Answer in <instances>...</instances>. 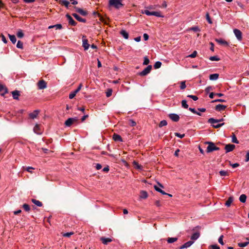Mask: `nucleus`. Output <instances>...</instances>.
<instances>
[{
	"label": "nucleus",
	"mask_w": 249,
	"mask_h": 249,
	"mask_svg": "<svg viewBox=\"0 0 249 249\" xmlns=\"http://www.w3.org/2000/svg\"><path fill=\"white\" fill-rule=\"evenodd\" d=\"M123 0H109L108 4L115 8L116 9H119L123 6L122 3Z\"/></svg>",
	"instance_id": "obj_1"
},
{
	"label": "nucleus",
	"mask_w": 249,
	"mask_h": 249,
	"mask_svg": "<svg viewBox=\"0 0 249 249\" xmlns=\"http://www.w3.org/2000/svg\"><path fill=\"white\" fill-rule=\"evenodd\" d=\"M141 13H142L143 14H145L147 16H155L157 17H161V18L163 17V16L160 13V12H155V11L150 12L148 10H142L141 12Z\"/></svg>",
	"instance_id": "obj_2"
},
{
	"label": "nucleus",
	"mask_w": 249,
	"mask_h": 249,
	"mask_svg": "<svg viewBox=\"0 0 249 249\" xmlns=\"http://www.w3.org/2000/svg\"><path fill=\"white\" fill-rule=\"evenodd\" d=\"M206 144H208V146L207 147L206 152L207 153H210L213 151L219 150V148L216 146L214 143L213 142H206Z\"/></svg>",
	"instance_id": "obj_3"
},
{
	"label": "nucleus",
	"mask_w": 249,
	"mask_h": 249,
	"mask_svg": "<svg viewBox=\"0 0 249 249\" xmlns=\"http://www.w3.org/2000/svg\"><path fill=\"white\" fill-rule=\"evenodd\" d=\"M89 44L88 43V40L86 38L85 36H82V47L84 48V50H88L89 47Z\"/></svg>",
	"instance_id": "obj_4"
},
{
	"label": "nucleus",
	"mask_w": 249,
	"mask_h": 249,
	"mask_svg": "<svg viewBox=\"0 0 249 249\" xmlns=\"http://www.w3.org/2000/svg\"><path fill=\"white\" fill-rule=\"evenodd\" d=\"M233 33L237 39L240 41L242 40V33L240 30L237 29H233Z\"/></svg>",
	"instance_id": "obj_5"
},
{
	"label": "nucleus",
	"mask_w": 249,
	"mask_h": 249,
	"mask_svg": "<svg viewBox=\"0 0 249 249\" xmlns=\"http://www.w3.org/2000/svg\"><path fill=\"white\" fill-rule=\"evenodd\" d=\"M152 69V66L148 65L146 68H145L142 71L139 73V75L141 76H145L147 74L150 73Z\"/></svg>",
	"instance_id": "obj_6"
},
{
	"label": "nucleus",
	"mask_w": 249,
	"mask_h": 249,
	"mask_svg": "<svg viewBox=\"0 0 249 249\" xmlns=\"http://www.w3.org/2000/svg\"><path fill=\"white\" fill-rule=\"evenodd\" d=\"M37 85L38 88L39 89H43L47 88V83L43 80L39 81L38 82Z\"/></svg>",
	"instance_id": "obj_7"
},
{
	"label": "nucleus",
	"mask_w": 249,
	"mask_h": 249,
	"mask_svg": "<svg viewBox=\"0 0 249 249\" xmlns=\"http://www.w3.org/2000/svg\"><path fill=\"white\" fill-rule=\"evenodd\" d=\"M215 41L218 43L219 44L221 45L224 46H228L229 44V43L225 41V40L222 38H216L215 39Z\"/></svg>",
	"instance_id": "obj_8"
},
{
	"label": "nucleus",
	"mask_w": 249,
	"mask_h": 249,
	"mask_svg": "<svg viewBox=\"0 0 249 249\" xmlns=\"http://www.w3.org/2000/svg\"><path fill=\"white\" fill-rule=\"evenodd\" d=\"M235 147V145L232 144H228L226 145L225 149L226 153L232 151Z\"/></svg>",
	"instance_id": "obj_9"
},
{
	"label": "nucleus",
	"mask_w": 249,
	"mask_h": 249,
	"mask_svg": "<svg viewBox=\"0 0 249 249\" xmlns=\"http://www.w3.org/2000/svg\"><path fill=\"white\" fill-rule=\"evenodd\" d=\"M77 121V119L75 118H70L67 120L65 123V124L67 126H70L72 124Z\"/></svg>",
	"instance_id": "obj_10"
},
{
	"label": "nucleus",
	"mask_w": 249,
	"mask_h": 249,
	"mask_svg": "<svg viewBox=\"0 0 249 249\" xmlns=\"http://www.w3.org/2000/svg\"><path fill=\"white\" fill-rule=\"evenodd\" d=\"M169 117L174 122H178L179 119V116L178 114L175 113L170 114L169 115Z\"/></svg>",
	"instance_id": "obj_11"
},
{
	"label": "nucleus",
	"mask_w": 249,
	"mask_h": 249,
	"mask_svg": "<svg viewBox=\"0 0 249 249\" xmlns=\"http://www.w3.org/2000/svg\"><path fill=\"white\" fill-rule=\"evenodd\" d=\"M194 243L193 241H189L179 247V249H183L190 247Z\"/></svg>",
	"instance_id": "obj_12"
},
{
	"label": "nucleus",
	"mask_w": 249,
	"mask_h": 249,
	"mask_svg": "<svg viewBox=\"0 0 249 249\" xmlns=\"http://www.w3.org/2000/svg\"><path fill=\"white\" fill-rule=\"evenodd\" d=\"M39 113V110H35L33 112L29 114V117L32 119H34L37 117L38 114Z\"/></svg>",
	"instance_id": "obj_13"
},
{
	"label": "nucleus",
	"mask_w": 249,
	"mask_h": 249,
	"mask_svg": "<svg viewBox=\"0 0 249 249\" xmlns=\"http://www.w3.org/2000/svg\"><path fill=\"white\" fill-rule=\"evenodd\" d=\"M66 17L69 21V23L72 26H75L76 22L72 19L71 16L67 14Z\"/></svg>",
	"instance_id": "obj_14"
},
{
	"label": "nucleus",
	"mask_w": 249,
	"mask_h": 249,
	"mask_svg": "<svg viewBox=\"0 0 249 249\" xmlns=\"http://www.w3.org/2000/svg\"><path fill=\"white\" fill-rule=\"evenodd\" d=\"M224 119L223 118L221 119H215L213 118L209 119L208 122L209 123H218L221 122L223 121Z\"/></svg>",
	"instance_id": "obj_15"
},
{
	"label": "nucleus",
	"mask_w": 249,
	"mask_h": 249,
	"mask_svg": "<svg viewBox=\"0 0 249 249\" xmlns=\"http://www.w3.org/2000/svg\"><path fill=\"white\" fill-rule=\"evenodd\" d=\"M227 107L226 106L219 104L215 106V109L217 111H222L224 110Z\"/></svg>",
	"instance_id": "obj_16"
},
{
	"label": "nucleus",
	"mask_w": 249,
	"mask_h": 249,
	"mask_svg": "<svg viewBox=\"0 0 249 249\" xmlns=\"http://www.w3.org/2000/svg\"><path fill=\"white\" fill-rule=\"evenodd\" d=\"M101 241L104 245H107L108 243L112 241V239L109 238H105L102 237L100 238Z\"/></svg>",
	"instance_id": "obj_17"
},
{
	"label": "nucleus",
	"mask_w": 249,
	"mask_h": 249,
	"mask_svg": "<svg viewBox=\"0 0 249 249\" xmlns=\"http://www.w3.org/2000/svg\"><path fill=\"white\" fill-rule=\"evenodd\" d=\"M34 131L35 133L37 134H41L42 132L40 130L39 125L37 124H36L34 127Z\"/></svg>",
	"instance_id": "obj_18"
},
{
	"label": "nucleus",
	"mask_w": 249,
	"mask_h": 249,
	"mask_svg": "<svg viewBox=\"0 0 249 249\" xmlns=\"http://www.w3.org/2000/svg\"><path fill=\"white\" fill-rule=\"evenodd\" d=\"M199 236L200 233L198 232H196L193 233L191 237V239L192 240L191 241H195V240L197 239Z\"/></svg>",
	"instance_id": "obj_19"
},
{
	"label": "nucleus",
	"mask_w": 249,
	"mask_h": 249,
	"mask_svg": "<svg viewBox=\"0 0 249 249\" xmlns=\"http://www.w3.org/2000/svg\"><path fill=\"white\" fill-rule=\"evenodd\" d=\"M72 16L79 21L82 22H85L86 19L84 18H82L80 17L77 14L74 13L72 14Z\"/></svg>",
	"instance_id": "obj_20"
},
{
	"label": "nucleus",
	"mask_w": 249,
	"mask_h": 249,
	"mask_svg": "<svg viewBox=\"0 0 249 249\" xmlns=\"http://www.w3.org/2000/svg\"><path fill=\"white\" fill-rule=\"evenodd\" d=\"M13 97L14 99L18 100L19 96V92L18 90H14L12 92Z\"/></svg>",
	"instance_id": "obj_21"
},
{
	"label": "nucleus",
	"mask_w": 249,
	"mask_h": 249,
	"mask_svg": "<svg viewBox=\"0 0 249 249\" xmlns=\"http://www.w3.org/2000/svg\"><path fill=\"white\" fill-rule=\"evenodd\" d=\"M76 11L78 12L79 14H80L82 16H86L87 15V12L83 9L79 8H76Z\"/></svg>",
	"instance_id": "obj_22"
},
{
	"label": "nucleus",
	"mask_w": 249,
	"mask_h": 249,
	"mask_svg": "<svg viewBox=\"0 0 249 249\" xmlns=\"http://www.w3.org/2000/svg\"><path fill=\"white\" fill-rule=\"evenodd\" d=\"M233 200V198L232 196L229 197L225 203V205L227 207H230L231 203L232 202Z\"/></svg>",
	"instance_id": "obj_23"
},
{
	"label": "nucleus",
	"mask_w": 249,
	"mask_h": 249,
	"mask_svg": "<svg viewBox=\"0 0 249 249\" xmlns=\"http://www.w3.org/2000/svg\"><path fill=\"white\" fill-rule=\"evenodd\" d=\"M53 28H55L56 29H61L62 28V26L61 24H57L54 25L49 26L48 28L52 29Z\"/></svg>",
	"instance_id": "obj_24"
},
{
	"label": "nucleus",
	"mask_w": 249,
	"mask_h": 249,
	"mask_svg": "<svg viewBox=\"0 0 249 249\" xmlns=\"http://www.w3.org/2000/svg\"><path fill=\"white\" fill-rule=\"evenodd\" d=\"M113 139L115 141H120V142L122 141L121 137L120 135L116 134H114L113 135Z\"/></svg>",
	"instance_id": "obj_25"
},
{
	"label": "nucleus",
	"mask_w": 249,
	"mask_h": 249,
	"mask_svg": "<svg viewBox=\"0 0 249 249\" xmlns=\"http://www.w3.org/2000/svg\"><path fill=\"white\" fill-rule=\"evenodd\" d=\"M70 2V1L67 0H60V3L64 5L67 8H68Z\"/></svg>",
	"instance_id": "obj_26"
},
{
	"label": "nucleus",
	"mask_w": 249,
	"mask_h": 249,
	"mask_svg": "<svg viewBox=\"0 0 249 249\" xmlns=\"http://www.w3.org/2000/svg\"><path fill=\"white\" fill-rule=\"evenodd\" d=\"M148 196L147 193L146 191H142L140 193V197L141 198H146Z\"/></svg>",
	"instance_id": "obj_27"
},
{
	"label": "nucleus",
	"mask_w": 249,
	"mask_h": 249,
	"mask_svg": "<svg viewBox=\"0 0 249 249\" xmlns=\"http://www.w3.org/2000/svg\"><path fill=\"white\" fill-rule=\"evenodd\" d=\"M218 76H219L218 74L214 73V74H211L210 75L209 78L211 80H216L218 79Z\"/></svg>",
	"instance_id": "obj_28"
},
{
	"label": "nucleus",
	"mask_w": 249,
	"mask_h": 249,
	"mask_svg": "<svg viewBox=\"0 0 249 249\" xmlns=\"http://www.w3.org/2000/svg\"><path fill=\"white\" fill-rule=\"evenodd\" d=\"M120 34L125 39L128 38V34L125 30H122L120 32Z\"/></svg>",
	"instance_id": "obj_29"
},
{
	"label": "nucleus",
	"mask_w": 249,
	"mask_h": 249,
	"mask_svg": "<svg viewBox=\"0 0 249 249\" xmlns=\"http://www.w3.org/2000/svg\"><path fill=\"white\" fill-rule=\"evenodd\" d=\"M32 202L38 207H41L42 206V203L39 200L35 199H32Z\"/></svg>",
	"instance_id": "obj_30"
},
{
	"label": "nucleus",
	"mask_w": 249,
	"mask_h": 249,
	"mask_svg": "<svg viewBox=\"0 0 249 249\" xmlns=\"http://www.w3.org/2000/svg\"><path fill=\"white\" fill-rule=\"evenodd\" d=\"M178 238L177 237H169L167 239V241L168 243H173L176 242Z\"/></svg>",
	"instance_id": "obj_31"
},
{
	"label": "nucleus",
	"mask_w": 249,
	"mask_h": 249,
	"mask_svg": "<svg viewBox=\"0 0 249 249\" xmlns=\"http://www.w3.org/2000/svg\"><path fill=\"white\" fill-rule=\"evenodd\" d=\"M214 128H218L223 126L224 123H210Z\"/></svg>",
	"instance_id": "obj_32"
},
{
	"label": "nucleus",
	"mask_w": 249,
	"mask_h": 249,
	"mask_svg": "<svg viewBox=\"0 0 249 249\" xmlns=\"http://www.w3.org/2000/svg\"><path fill=\"white\" fill-rule=\"evenodd\" d=\"M10 41L13 43L15 44L16 42L17 39L14 35H11L10 34L8 35Z\"/></svg>",
	"instance_id": "obj_33"
},
{
	"label": "nucleus",
	"mask_w": 249,
	"mask_h": 249,
	"mask_svg": "<svg viewBox=\"0 0 249 249\" xmlns=\"http://www.w3.org/2000/svg\"><path fill=\"white\" fill-rule=\"evenodd\" d=\"M133 164L134 166H135V168L138 169V170H142V165H140L137 162L134 161L133 162Z\"/></svg>",
	"instance_id": "obj_34"
},
{
	"label": "nucleus",
	"mask_w": 249,
	"mask_h": 249,
	"mask_svg": "<svg viewBox=\"0 0 249 249\" xmlns=\"http://www.w3.org/2000/svg\"><path fill=\"white\" fill-rule=\"evenodd\" d=\"M247 196L245 195L242 194L239 197V200L242 202L245 203L246 201Z\"/></svg>",
	"instance_id": "obj_35"
},
{
	"label": "nucleus",
	"mask_w": 249,
	"mask_h": 249,
	"mask_svg": "<svg viewBox=\"0 0 249 249\" xmlns=\"http://www.w3.org/2000/svg\"><path fill=\"white\" fill-rule=\"evenodd\" d=\"M154 188L155 189L158 191V192H160V193L161 194H162V195H166L167 194V193H165L164 191H163V190H162L161 189H160L158 186H156V185H155L154 186Z\"/></svg>",
	"instance_id": "obj_36"
},
{
	"label": "nucleus",
	"mask_w": 249,
	"mask_h": 249,
	"mask_svg": "<svg viewBox=\"0 0 249 249\" xmlns=\"http://www.w3.org/2000/svg\"><path fill=\"white\" fill-rule=\"evenodd\" d=\"M231 142L235 143H238L239 141L236 138V137L235 136V134L232 133V135L231 136Z\"/></svg>",
	"instance_id": "obj_37"
},
{
	"label": "nucleus",
	"mask_w": 249,
	"mask_h": 249,
	"mask_svg": "<svg viewBox=\"0 0 249 249\" xmlns=\"http://www.w3.org/2000/svg\"><path fill=\"white\" fill-rule=\"evenodd\" d=\"M17 36L18 38H22L24 36V34L21 29L18 30Z\"/></svg>",
	"instance_id": "obj_38"
},
{
	"label": "nucleus",
	"mask_w": 249,
	"mask_h": 249,
	"mask_svg": "<svg viewBox=\"0 0 249 249\" xmlns=\"http://www.w3.org/2000/svg\"><path fill=\"white\" fill-rule=\"evenodd\" d=\"M219 174L221 176H228L229 173L226 171L221 170L219 172Z\"/></svg>",
	"instance_id": "obj_39"
},
{
	"label": "nucleus",
	"mask_w": 249,
	"mask_h": 249,
	"mask_svg": "<svg viewBox=\"0 0 249 249\" xmlns=\"http://www.w3.org/2000/svg\"><path fill=\"white\" fill-rule=\"evenodd\" d=\"M161 63L160 61H157L155 63L154 67L155 69H157L160 68L161 67Z\"/></svg>",
	"instance_id": "obj_40"
},
{
	"label": "nucleus",
	"mask_w": 249,
	"mask_h": 249,
	"mask_svg": "<svg viewBox=\"0 0 249 249\" xmlns=\"http://www.w3.org/2000/svg\"><path fill=\"white\" fill-rule=\"evenodd\" d=\"M181 106L184 108H188V105L187 104V101L185 100L181 101Z\"/></svg>",
	"instance_id": "obj_41"
},
{
	"label": "nucleus",
	"mask_w": 249,
	"mask_h": 249,
	"mask_svg": "<svg viewBox=\"0 0 249 249\" xmlns=\"http://www.w3.org/2000/svg\"><path fill=\"white\" fill-rule=\"evenodd\" d=\"M249 244V241H247L244 243H239L238 246L239 247H246Z\"/></svg>",
	"instance_id": "obj_42"
},
{
	"label": "nucleus",
	"mask_w": 249,
	"mask_h": 249,
	"mask_svg": "<svg viewBox=\"0 0 249 249\" xmlns=\"http://www.w3.org/2000/svg\"><path fill=\"white\" fill-rule=\"evenodd\" d=\"M167 124V121L166 120H162L160 121L159 124V127H161L162 126H165Z\"/></svg>",
	"instance_id": "obj_43"
},
{
	"label": "nucleus",
	"mask_w": 249,
	"mask_h": 249,
	"mask_svg": "<svg viewBox=\"0 0 249 249\" xmlns=\"http://www.w3.org/2000/svg\"><path fill=\"white\" fill-rule=\"evenodd\" d=\"M23 208L26 212H29L30 210V207L29 205L27 204H24L23 205Z\"/></svg>",
	"instance_id": "obj_44"
},
{
	"label": "nucleus",
	"mask_w": 249,
	"mask_h": 249,
	"mask_svg": "<svg viewBox=\"0 0 249 249\" xmlns=\"http://www.w3.org/2000/svg\"><path fill=\"white\" fill-rule=\"evenodd\" d=\"M149 60L147 56H145L144 57V61L143 62V65H147L149 64Z\"/></svg>",
	"instance_id": "obj_45"
},
{
	"label": "nucleus",
	"mask_w": 249,
	"mask_h": 249,
	"mask_svg": "<svg viewBox=\"0 0 249 249\" xmlns=\"http://www.w3.org/2000/svg\"><path fill=\"white\" fill-rule=\"evenodd\" d=\"M17 47L19 49H22L23 43L21 41H18L17 44Z\"/></svg>",
	"instance_id": "obj_46"
},
{
	"label": "nucleus",
	"mask_w": 249,
	"mask_h": 249,
	"mask_svg": "<svg viewBox=\"0 0 249 249\" xmlns=\"http://www.w3.org/2000/svg\"><path fill=\"white\" fill-rule=\"evenodd\" d=\"M74 234L73 232H66L63 234L64 237H69Z\"/></svg>",
	"instance_id": "obj_47"
},
{
	"label": "nucleus",
	"mask_w": 249,
	"mask_h": 249,
	"mask_svg": "<svg viewBox=\"0 0 249 249\" xmlns=\"http://www.w3.org/2000/svg\"><path fill=\"white\" fill-rule=\"evenodd\" d=\"M190 30L193 31L194 32H199L200 31V29L198 26L192 27L190 29Z\"/></svg>",
	"instance_id": "obj_48"
},
{
	"label": "nucleus",
	"mask_w": 249,
	"mask_h": 249,
	"mask_svg": "<svg viewBox=\"0 0 249 249\" xmlns=\"http://www.w3.org/2000/svg\"><path fill=\"white\" fill-rule=\"evenodd\" d=\"M206 19L207 20V21L209 22V23L210 24H212L213 23L212 22V20H211L210 17V16H209V14L208 13H207L206 15Z\"/></svg>",
	"instance_id": "obj_49"
},
{
	"label": "nucleus",
	"mask_w": 249,
	"mask_h": 249,
	"mask_svg": "<svg viewBox=\"0 0 249 249\" xmlns=\"http://www.w3.org/2000/svg\"><path fill=\"white\" fill-rule=\"evenodd\" d=\"M76 93H77L75 91H73V92H71L69 94V98L71 99H73L75 97V96L76 95Z\"/></svg>",
	"instance_id": "obj_50"
},
{
	"label": "nucleus",
	"mask_w": 249,
	"mask_h": 249,
	"mask_svg": "<svg viewBox=\"0 0 249 249\" xmlns=\"http://www.w3.org/2000/svg\"><path fill=\"white\" fill-rule=\"evenodd\" d=\"M210 60L211 61H219V58L216 56H213L210 57Z\"/></svg>",
	"instance_id": "obj_51"
},
{
	"label": "nucleus",
	"mask_w": 249,
	"mask_h": 249,
	"mask_svg": "<svg viewBox=\"0 0 249 249\" xmlns=\"http://www.w3.org/2000/svg\"><path fill=\"white\" fill-rule=\"evenodd\" d=\"M187 97L192 98L194 101H196L198 99L197 97L195 95H188Z\"/></svg>",
	"instance_id": "obj_52"
},
{
	"label": "nucleus",
	"mask_w": 249,
	"mask_h": 249,
	"mask_svg": "<svg viewBox=\"0 0 249 249\" xmlns=\"http://www.w3.org/2000/svg\"><path fill=\"white\" fill-rule=\"evenodd\" d=\"M197 54V52L196 51H195L192 54H190L188 57H190L191 58H195L196 57Z\"/></svg>",
	"instance_id": "obj_53"
},
{
	"label": "nucleus",
	"mask_w": 249,
	"mask_h": 249,
	"mask_svg": "<svg viewBox=\"0 0 249 249\" xmlns=\"http://www.w3.org/2000/svg\"><path fill=\"white\" fill-rule=\"evenodd\" d=\"M175 135L176 136H177L178 138H183L185 136L184 134H180L179 133H177V132L175 133Z\"/></svg>",
	"instance_id": "obj_54"
},
{
	"label": "nucleus",
	"mask_w": 249,
	"mask_h": 249,
	"mask_svg": "<svg viewBox=\"0 0 249 249\" xmlns=\"http://www.w3.org/2000/svg\"><path fill=\"white\" fill-rule=\"evenodd\" d=\"M186 88V84L185 81H182L180 84V89H184Z\"/></svg>",
	"instance_id": "obj_55"
},
{
	"label": "nucleus",
	"mask_w": 249,
	"mask_h": 249,
	"mask_svg": "<svg viewBox=\"0 0 249 249\" xmlns=\"http://www.w3.org/2000/svg\"><path fill=\"white\" fill-rule=\"evenodd\" d=\"M223 235H221V236L219 237V239H218V242H219L220 244H221V245H224V242H223Z\"/></svg>",
	"instance_id": "obj_56"
},
{
	"label": "nucleus",
	"mask_w": 249,
	"mask_h": 249,
	"mask_svg": "<svg viewBox=\"0 0 249 249\" xmlns=\"http://www.w3.org/2000/svg\"><path fill=\"white\" fill-rule=\"evenodd\" d=\"M129 124L132 126H134L136 125V123L134 121L130 120L129 121Z\"/></svg>",
	"instance_id": "obj_57"
},
{
	"label": "nucleus",
	"mask_w": 249,
	"mask_h": 249,
	"mask_svg": "<svg viewBox=\"0 0 249 249\" xmlns=\"http://www.w3.org/2000/svg\"><path fill=\"white\" fill-rule=\"evenodd\" d=\"M112 94V90L108 89L107 91L106 92V96L108 97L111 95Z\"/></svg>",
	"instance_id": "obj_58"
},
{
	"label": "nucleus",
	"mask_w": 249,
	"mask_h": 249,
	"mask_svg": "<svg viewBox=\"0 0 249 249\" xmlns=\"http://www.w3.org/2000/svg\"><path fill=\"white\" fill-rule=\"evenodd\" d=\"M225 102V100H224L223 99H216V100H214L212 101L213 103H214V102Z\"/></svg>",
	"instance_id": "obj_59"
},
{
	"label": "nucleus",
	"mask_w": 249,
	"mask_h": 249,
	"mask_svg": "<svg viewBox=\"0 0 249 249\" xmlns=\"http://www.w3.org/2000/svg\"><path fill=\"white\" fill-rule=\"evenodd\" d=\"M95 167L97 170H100L102 168V165L99 163H96Z\"/></svg>",
	"instance_id": "obj_60"
},
{
	"label": "nucleus",
	"mask_w": 249,
	"mask_h": 249,
	"mask_svg": "<svg viewBox=\"0 0 249 249\" xmlns=\"http://www.w3.org/2000/svg\"><path fill=\"white\" fill-rule=\"evenodd\" d=\"M249 161V151H248L247 152L246 156V159L245 161L248 162Z\"/></svg>",
	"instance_id": "obj_61"
},
{
	"label": "nucleus",
	"mask_w": 249,
	"mask_h": 249,
	"mask_svg": "<svg viewBox=\"0 0 249 249\" xmlns=\"http://www.w3.org/2000/svg\"><path fill=\"white\" fill-rule=\"evenodd\" d=\"M211 248L212 249H220L219 247L217 245H212L211 246Z\"/></svg>",
	"instance_id": "obj_62"
},
{
	"label": "nucleus",
	"mask_w": 249,
	"mask_h": 249,
	"mask_svg": "<svg viewBox=\"0 0 249 249\" xmlns=\"http://www.w3.org/2000/svg\"><path fill=\"white\" fill-rule=\"evenodd\" d=\"M82 87V84H80L79 85V86H78V87L77 88V89H75L74 91L76 93L80 91V90L81 89Z\"/></svg>",
	"instance_id": "obj_63"
},
{
	"label": "nucleus",
	"mask_w": 249,
	"mask_h": 249,
	"mask_svg": "<svg viewBox=\"0 0 249 249\" xmlns=\"http://www.w3.org/2000/svg\"><path fill=\"white\" fill-rule=\"evenodd\" d=\"M34 168L32 167H27L26 168V170L28 171V172L32 173L31 170L34 169Z\"/></svg>",
	"instance_id": "obj_64"
}]
</instances>
